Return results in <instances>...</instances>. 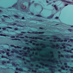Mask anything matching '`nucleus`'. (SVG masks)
<instances>
[{"label": "nucleus", "instance_id": "obj_13", "mask_svg": "<svg viewBox=\"0 0 73 73\" xmlns=\"http://www.w3.org/2000/svg\"><path fill=\"white\" fill-rule=\"evenodd\" d=\"M67 52H69L70 53H72V50H70V51L68 50H67L66 51Z\"/></svg>", "mask_w": 73, "mask_h": 73}, {"label": "nucleus", "instance_id": "obj_58", "mask_svg": "<svg viewBox=\"0 0 73 73\" xmlns=\"http://www.w3.org/2000/svg\"><path fill=\"white\" fill-rule=\"evenodd\" d=\"M11 53H14V52L13 51H11Z\"/></svg>", "mask_w": 73, "mask_h": 73}, {"label": "nucleus", "instance_id": "obj_1", "mask_svg": "<svg viewBox=\"0 0 73 73\" xmlns=\"http://www.w3.org/2000/svg\"><path fill=\"white\" fill-rule=\"evenodd\" d=\"M33 33H35V34H37V33H38V34H43V33H44V32H33Z\"/></svg>", "mask_w": 73, "mask_h": 73}, {"label": "nucleus", "instance_id": "obj_46", "mask_svg": "<svg viewBox=\"0 0 73 73\" xmlns=\"http://www.w3.org/2000/svg\"><path fill=\"white\" fill-rule=\"evenodd\" d=\"M7 63H10V61H7Z\"/></svg>", "mask_w": 73, "mask_h": 73}, {"label": "nucleus", "instance_id": "obj_3", "mask_svg": "<svg viewBox=\"0 0 73 73\" xmlns=\"http://www.w3.org/2000/svg\"><path fill=\"white\" fill-rule=\"evenodd\" d=\"M61 1H62V2H66V3H72L71 2H70V1H66L64 0H60Z\"/></svg>", "mask_w": 73, "mask_h": 73}, {"label": "nucleus", "instance_id": "obj_55", "mask_svg": "<svg viewBox=\"0 0 73 73\" xmlns=\"http://www.w3.org/2000/svg\"><path fill=\"white\" fill-rule=\"evenodd\" d=\"M20 35L21 36H22V35H23V34H20Z\"/></svg>", "mask_w": 73, "mask_h": 73}, {"label": "nucleus", "instance_id": "obj_57", "mask_svg": "<svg viewBox=\"0 0 73 73\" xmlns=\"http://www.w3.org/2000/svg\"><path fill=\"white\" fill-rule=\"evenodd\" d=\"M64 51L65 52H66V50H64Z\"/></svg>", "mask_w": 73, "mask_h": 73}, {"label": "nucleus", "instance_id": "obj_2", "mask_svg": "<svg viewBox=\"0 0 73 73\" xmlns=\"http://www.w3.org/2000/svg\"><path fill=\"white\" fill-rule=\"evenodd\" d=\"M16 70H19V71H21L22 72H23V69L21 68H17L16 69Z\"/></svg>", "mask_w": 73, "mask_h": 73}, {"label": "nucleus", "instance_id": "obj_60", "mask_svg": "<svg viewBox=\"0 0 73 73\" xmlns=\"http://www.w3.org/2000/svg\"><path fill=\"white\" fill-rule=\"evenodd\" d=\"M60 41H61V42L64 41V40H61Z\"/></svg>", "mask_w": 73, "mask_h": 73}, {"label": "nucleus", "instance_id": "obj_30", "mask_svg": "<svg viewBox=\"0 0 73 73\" xmlns=\"http://www.w3.org/2000/svg\"><path fill=\"white\" fill-rule=\"evenodd\" d=\"M31 14L32 15H34V13H33L31 12Z\"/></svg>", "mask_w": 73, "mask_h": 73}, {"label": "nucleus", "instance_id": "obj_7", "mask_svg": "<svg viewBox=\"0 0 73 73\" xmlns=\"http://www.w3.org/2000/svg\"><path fill=\"white\" fill-rule=\"evenodd\" d=\"M62 46H63V49H65V48H66V47H65V46H64V45H65V43H64L63 44H62Z\"/></svg>", "mask_w": 73, "mask_h": 73}, {"label": "nucleus", "instance_id": "obj_29", "mask_svg": "<svg viewBox=\"0 0 73 73\" xmlns=\"http://www.w3.org/2000/svg\"><path fill=\"white\" fill-rule=\"evenodd\" d=\"M15 51H16V52L17 53H19V51H17V50H15Z\"/></svg>", "mask_w": 73, "mask_h": 73}, {"label": "nucleus", "instance_id": "obj_48", "mask_svg": "<svg viewBox=\"0 0 73 73\" xmlns=\"http://www.w3.org/2000/svg\"><path fill=\"white\" fill-rule=\"evenodd\" d=\"M7 51H8V52H9V51H10V50L9 49H7Z\"/></svg>", "mask_w": 73, "mask_h": 73}, {"label": "nucleus", "instance_id": "obj_37", "mask_svg": "<svg viewBox=\"0 0 73 73\" xmlns=\"http://www.w3.org/2000/svg\"><path fill=\"white\" fill-rule=\"evenodd\" d=\"M58 38V39L60 40H60H61V38Z\"/></svg>", "mask_w": 73, "mask_h": 73}, {"label": "nucleus", "instance_id": "obj_26", "mask_svg": "<svg viewBox=\"0 0 73 73\" xmlns=\"http://www.w3.org/2000/svg\"><path fill=\"white\" fill-rule=\"evenodd\" d=\"M17 24L16 23H13L12 25H16Z\"/></svg>", "mask_w": 73, "mask_h": 73}, {"label": "nucleus", "instance_id": "obj_17", "mask_svg": "<svg viewBox=\"0 0 73 73\" xmlns=\"http://www.w3.org/2000/svg\"><path fill=\"white\" fill-rule=\"evenodd\" d=\"M12 64L13 66H15V65H15V63H14V62H12Z\"/></svg>", "mask_w": 73, "mask_h": 73}, {"label": "nucleus", "instance_id": "obj_24", "mask_svg": "<svg viewBox=\"0 0 73 73\" xmlns=\"http://www.w3.org/2000/svg\"><path fill=\"white\" fill-rule=\"evenodd\" d=\"M17 58H21V57L19 56H17Z\"/></svg>", "mask_w": 73, "mask_h": 73}, {"label": "nucleus", "instance_id": "obj_59", "mask_svg": "<svg viewBox=\"0 0 73 73\" xmlns=\"http://www.w3.org/2000/svg\"><path fill=\"white\" fill-rule=\"evenodd\" d=\"M24 64H27V63L25 62H24Z\"/></svg>", "mask_w": 73, "mask_h": 73}, {"label": "nucleus", "instance_id": "obj_19", "mask_svg": "<svg viewBox=\"0 0 73 73\" xmlns=\"http://www.w3.org/2000/svg\"><path fill=\"white\" fill-rule=\"evenodd\" d=\"M2 65H5V64L4 63H6V62H2Z\"/></svg>", "mask_w": 73, "mask_h": 73}, {"label": "nucleus", "instance_id": "obj_5", "mask_svg": "<svg viewBox=\"0 0 73 73\" xmlns=\"http://www.w3.org/2000/svg\"><path fill=\"white\" fill-rule=\"evenodd\" d=\"M1 58H7V59H8V58L7 57V56H4V55H2L1 56Z\"/></svg>", "mask_w": 73, "mask_h": 73}, {"label": "nucleus", "instance_id": "obj_36", "mask_svg": "<svg viewBox=\"0 0 73 73\" xmlns=\"http://www.w3.org/2000/svg\"><path fill=\"white\" fill-rule=\"evenodd\" d=\"M58 71L60 72H61V69H59L58 70Z\"/></svg>", "mask_w": 73, "mask_h": 73}, {"label": "nucleus", "instance_id": "obj_27", "mask_svg": "<svg viewBox=\"0 0 73 73\" xmlns=\"http://www.w3.org/2000/svg\"><path fill=\"white\" fill-rule=\"evenodd\" d=\"M11 38H15V36H11Z\"/></svg>", "mask_w": 73, "mask_h": 73}, {"label": "nucleus", "instance_id": "obj_33", "mask_svg": "<svg viewBox=\"0 0 73 73\" xmlns=\"http://www.w3.org/2000/svg\"><path fill=\"white\" fill-rule=\"evenodd\" d=\"M17 48H21V47H19V46H17Z\"/></svg>", "mask_w": 73, "mask_h": 73}, {"label": "nucleus", "instance_id": "obj_21", "mask_svg": "<svg viewBox=\"0 0 73 73\" xmlns=\"http://www.w3.org/2000/svg\"><path fill=\"white\" fill-rule=\"evenodd\" d=\"M1 52L2 53H3L4 54L5 53V52L3 50H1Z\"/></svg>", "mask_w": 73, "mask_h": 73}, {"label": "nucleus", "instance_id": "obj_39", "mask_svg": "<svg viewBox=\"0 0 73 73\" xmlns=\"http://www.w3.org/2000/svg\"><path fill=\"white\" fill-rule=\"evenodd\" d=\"M56 19H58V17H55Z\"/></svg>", "mask_w": 73, "mask_h": 73}, {"label": "nucleus", "instance_id": "obj_62", "mask_svg": "<svg viewBox=\"0 0 73 73\" xmlns=\"http://www.w3.org/2000/svg\"><path fill=\"white\" fill-rule=\"evenodd\" d=\"M68 45L69 46H71V45H70V44H68Z\"/></svg>", "mask_w": 73, "mask_h": 73}, {"label": "nucleus", "instance_id": "obj_53", "mask_svg": "<svg viewBox=\"0 0 73 73\" xmlns=\"http://www.w3.org/2000/svg\"><path fill=\"white\" fill-rule=\"evenodd\" d=\"M20 38H24L23 36H20Z\"/></svg>", "mask_w": 73, "mask_h": 73}, {"label": "nucleus", "instance_id": "obj_41", "mask_svg": "<svg viewBox=\"0 0 73 73\" xmlns=\"http://www.w3.org/2000/svg\"><path fill=\"white\" fill-rule=\"evenodd\" d=\"M64 65H67V63H65L64 64Z\"/></svg>", "mask_w": 73, "mask_h": 73}, {"label": "nucleus", "instance_id": "obj_50", "mask_svg": "<svg viewBox=\"0 0 73 73\" xmlns=\"http://www.w3.org/2000/svg\"><path fill=\"white\" fill-rule=\"evenodd\" d=\"M68 56H69V55L68 56V55H66V57H67L68 58Z\"/></svg>", "mask_w": 73, "mask_h": 73}, {"label": "nucleus", "instance_id": "obj_63", "mask_svg": "<svg viewBox=\"0 0 73 73\" xmlns=\"http://www.w3.org/2000/svg\"><path fill=\"white\" fill-rule=\"evenodd\" d=\"M71 50H73V48H72Z\"/></svg>", "mask_w": 73, "mask_h": 73}, {"label": "nucleus", "instance_id": "obj_43", "mask_svg": "<svg viewBox=\"0 0 73 73\" xmlns=\"http://www.w3.org/2000/svg\"><path fill=\"white\" fill-rule=\"evenodd\" d=\"M39 29H43V28L40 27Z\"/></svg>", "mask_w": 73, "mask_h": 73}, {"label": "nucleus", "instance_id": "obj_12", "mask_svg": "<svg viewBox=\"0 0 73 73\" xmlns=\"http://www.w3.org/2000/svg\"><path fill=\"white\" fill-rule=\"evenodd\" d=\"M68 30L69 31H70V32H72V31H73V30L70 29H68Z\"/></svg>", "mask_w": 73, "mask_h": 73}, {"label": "nucleus", "instance_id": "obj_14", "mask_svg": "<svg viewBox=\"0 0 73 73\" xmlns=\"http://www.w3.org/2000/svg\"><path fill=\"white\" fill-rule=\"evenodd\" d=\"M10 46H12V47H14L15 48H16V46H14V45H10Z\"/></svg>", "mask_w": 73, "mask_h": 73}, {"label": "nucleus", "instance_id": "obj_8", "mask_svg": "<svg viewBox=\"0 0 73 73\" xmlns=\"http://www.w3.org/2000/svg\"><path fill=\"white\" fill-rule=\"evenodd\" d=\"M36 16H37V17H42V16L39 14L36 15Z\"/></svg>", "mask_w": 73, "mask_h": 73}, {"label": "nucleus", "instance_id": "obj_25", "mask_svg": "<svg viewBox=\"0 0 73 73\" xmlns=\"http://www.w3.org/2000/svg\"><path fill=\"white\" fill-rule=\"evenodd\" d=\"M55 8L56 11H57V10H58V8H57V7H56Z\"/></svg>", "mask_w": 73, "mask_h": 73}, {"label": "nucleus", "instance_id": "obj_32", "mask_svg": "<svg viewBox=\"0 0 73 73\" xmlns=\"http://www.w3.org/2000/svg\"><path fill=\"white\" fill-rule=\"evenodd\" d=\"M2 29H3V30H6V29H5V28H3Z\"/></svg>", "mask_w": 73, "mask_h": 73}, {"label": "nucleus", "instance_id": "obj_6", "mask_svg": "<svg viewBox=\"0 0 73 73\" xmlns=\"http://www.w3.org/2000/svg\"><path fill=\"white\" fill-rule=\"evenodd\" d=\"M12 40H18V41H21V40L20 39H17V38H15V39H12Z\"/></svg>", "mask_w": 73, "mask_h": 73}, {"label": "nucleus", "instance_id": "obj_44", "mask_svg": "<svg viewBox=\"0 0 73 73\" xmlns=\"http://www.w3.org/2000/svg\"><path fill=\"white\" fill-rule=\"evenodd\" d=\"M64 42H66V41H67V40L66 39L65 40H64Z\"/></svg>", "mask_w": 73, "mask_h": 73}, {"label": "nucleus", "instance_id": "obj_52", "mask_svg": "<svg viewBox=\"0 0 73 73\" xmlns=\"http://www.w3.org/2000/svg\"><path fill=\"white\" fill-rule=\"evenodd\" d=\"M68 5V4H66L65 5V6H67V5Z\"/></svg>", "mask_w": 73, "mask_h": 73}, {"label": "nucleus", "instance_id": "obj_11", "mask_svg": "<svg viewBox=\"0 0 73 73\" xmlns=\"http://www.w3.org/2000/svg\"><path fill=\"white\" fill-rule=\"evenodd\" d=\"M9 54V52H7L6 53V54L7 56H8L9 57V56H10V55Z\"/></svg>", "mask_w": 73, "mask_h": 73}, {"label": "nucleus", "instance_id": "obj_18", "mask_svg": "<svg viewBox=\"0 0 73 73\" xmlns=\"http://www.w3.org/2000/svg\"><path fill=\"white\" fill-rule=\"evenodd\" d=\"M2 16L3 17H6V18L9 17H8V16H6L5 15H3Z\"/></svg>", "mask_w": 73, "mask_h": 73}, {"label": "nucleus", "instance_id": "obj_47", "mask_svg": "<svg viewBox=\"0 0 73 73\" xmlns=\"http://www.w3.org/2000/svg\"><path fill=\"white\" fill-rule=\"evenodd\" d=\"M21 33H25V32L22 31V32H21Z\"/></svg>", "mask_w": 73, "mask_h": 73}, {"label": "nucleus", "instance_id": "obj_10", "mask_svg": "<svg viewBox=\"0 0 73 73\" xmlns=\"http://www.w3.org/2000/svg\"><path fill=\"white\" fill-rule=\"evenodd\" d=\"M16 5H17V3H16L15 5H13L12 6V7H15L16 6Z\"/></svg>", "mask_w": 73, "mask_h": 73}, {"label": "nucleus", "instance_id": "obj_61", "mask_svg": "<svg viewBox=\"0 0 73 73\" xmlns=\"http://www.w3.org/2000/svg\"><path fill=\"white\" fill-rule=\"evenodd\" d=\"M25 41H28V40H25Z\"/></svg>", "mask_w": 73, "mask_h": 73}, {"label": "nucleus", "instance_id": "obj_38", "mask_svg": "<svg viewBox=\"0 0 73 73\" xmlns=\"http://www.w3.org/2000/svg\"><path fill=\"white\" fill-rule=\"evenodd\" d=\"M32 71L33 72H36V70H32Z\"/></svg>", "mask_w": 73, "mask_h": 73}, {"label": "nucleus", "instance_id": "obj_54", "mask_svg": "<svg viewBox=\"0 0 73 73\" xmlns=\"http://www.w3.org/2000/svg\"><path fill=\"white\" fill-rule=\"evenodd\" d=\"M2 20L3 21L4 20V19H2Z\"/></svg>", "mask_w": 73, "mask_h": 73}, {"label": "nucleus", "instance_id": "obj_22", "mask_svg": "<svg viewBox=\"0 0 73 73\" xmlns=\"http://www.w3.org/2000/svg\"><path fill=\"white\" fill-rule=\"evenodd\" d=\"M70 40L71 41V42H73V39H70Z\"/></svg>", "mask_w": 73, "mask_h": 73}, {"label": "nucleus", "instance_id": "obj_31", "mask_svg": "<svg viewBox=\"0 0 73 73\" xmlns=\"http://www.w3.org/2000/svg\"><path fill=\"white\" fill-rule=\"evenodd\" d=\"M14 30H16V31H17L18 30V28H15L14 29Z\"/></svg>", "mask_w": 73, "mask_h": 73}, {"label": "nucleus", "instance_id": "obj_28", "mask_svg": "<svg viewBox=\"0 0 73 73\" xmlns=\"http://www.w3.org/2000/svg\"><path fill=\"white\" fill-rule=\"evenodd\" d=\"M21 9H22V10H24V9L23 7H21Z\"/></svg>", "mask_w": 73, "mask_h": 73}, {"label": "nucleus", "instance_id": "obj_51", "mask_svg": "<svg viewBox=\"0 0 73 73\" xmlns=\"http://www.w3.org/2000/svg\"><path fill=\"white\" fill-rule=\"evenodd\" d=\"M46 3H49V1H46Z\"/></svg>", "mask_w": 73, "mask_h": 73}, {"label": "nucleus", "instance_id": "obj_9", "mask_svg": "<svg viewBox=\"0 0 73 73\" xmlns=\"http://www.w3.org/2000/svg\"><path fill=\"white\" fill-rule=\"evenodd\" d=\"M50 17V19H52V18L53 16H54V14H52L51 16H49Z\"/></svg>", "mask_w": 73, "mask_h": 73}, {"label": "nucleus", "instance_id": "obj_15", "mask_svg": "<svg viewBox=\"0 0 73 73\" xmlns=\"http://www.w3.org/2000/svg\"><path fill=\"white\" fill-rule=\"evenodd\" d=\"M14 17H17V18H18L19 17V16L18 15H14Z\"/></svg>", "mask_w": 73, "mask_h": 73}, {"label": "nucleus", "instance_id": "obj_64", "mask_svg": "<svg viewBox=\"0 0 73 73\" xmlns=\"http://www.w3.org/2000/svg\"><path fill=\"white\" fill-rule=\"evenodd\" d=\"M71 68L72 69H73V67H71Z\"/></svg>", "mask_w": 73, "mask_h": 73}, {"label": "nucleus", "instance_id": "obj_34", "mask_svg": "<svg viewBox=\"0 0 73 73\" xmlns=\"http://www.w3.org/2000/svg\"><path fill=\"white\" fill-rule=\"evenodd\" d=\"M22 19L23 20H24L25 19V18L24 17H23L22 18Z\"/></svg>", "mask_w": 73, "mask_h": 73}, {"label": "nucleus", "instance_id": "obj_20", "mask_svg": "<svg viewBox=\"0 0 73 73\" xmlns=\"http://www.w3.org/2000/svg\"><path fill=\"white\" fill-rule=\"evenodd\" d=\"M61 68L63 70H65V69L64 67V66H62Z\"/></svg>", "mask_w": 73, "mask_h": 73}, {"label": "nucleus", "instance_id": "obj_35", "mask_svg": "<svg viewBox=\"0 0 73 73\" xmlns=\"http://www.w3.org/2000/svg\"><path fill=\"white\" fill-rule=\"evenodd\" d=\"M47 18L48 19H50V16L48 17Z\"/></svg>", "mask_w": 73, "mask_h": 73}, {"label": "nucleus", "instance_id": "obj_40", "mask_svg": "<svg viewBox=\"0 0 73 73\" xmlns=\"http://www.w3.org/2000/svg\"><path fill=\"white\" fill-rule=\"evenodd\" d=\"M70 70L71 72H73V70L72 69H70Z\"/></svg>", "mask_w": 73, "mask_h": 73}, {"label": "nucleus", "instance_id": "obj_49", "mask_svg": "<svg viewBox=\"0 0 73 73\" xmlns=\"http://www.w3.org/2000/svg\"><path fill=\"white\" fill-rule=\"evenodd\" d=\"M39 39H40V40H42V38H39Z\"/></svg>", "mask_w": 73, "mask_h": 73}, {"label": "nucleus", "instance_id": "obj_56", "mask_svg": "<svg viewBox=\"0 0 73 73\" xmlns=\"http://www.w3.org/2000/svg\"><path fill=\"white\" fill-rule=\"evenodd\" d=\"M23 60H25V58H23Z\"/></svg>", "mask_w": 73, "mask_h": 73}, {"label": "nucleus", "instance_id": "obj_42", "mask_svg": "<svg viewBox=\"0 0 73 73\" xmlns=\"http://www.w3.org/2000/svg\"><path fill=\"white\" fill-rule=\"evenodd\" d=\"M70 57H71V58H73V55L70 56Z\"/></svg>", "mask_w": 73, "mask_h": 73}, {"label": "nucleus", "instance_id": "obj_4", "mask_svg": "<svg viewBox=\"0 0 73 73\" xmlns=\"http://www.w3.org/2000/svg\"><path fill=\"white\" fill-rule=\"evenodd\" d=\"M0 36H5V37H6V36H7V37L9 36V35H6L5 34H0Z\"/></svg>", "mask_w": 73, "mask_h": 73}, {"label": "nucleus", "instance_id": "obj_23", "mask_svg": "<svg viewBox=\"0 0 73 73\" xmlns=\"http://www.w3.org/2000/svg\"><path fill=\"white\" fill-rule=\"evenodd\" d=\"M31 2H29V6L30 7V6H31Z\"/></svg>", "mask_w": 73, "mask_h": 73}, {"label": "nucleus", "instance_id": "obj_16", "mask_svg": "<svg viewBox=\"0 0 73 73\" xmlns=\"http://www.w3.org/2000/svg\"><path fill=\"white\" fill-rule=\"evenodd\" d=\"M6 28H7L9 29H12V28L11 27H6Z\"/></svg>", "mask_w": 73, "mask_h": 73}, {"label": "nucleus", "instance_id": "obj_45", "mask_svg": "<svg viewBox=\"0 0 73 73\" xmlns=\"http://www.w3.org/2000/svg\"><path fill=\"white\" fill-rule=\"evenodd\" d=\"M54 7H55V8H56V5H54Z\"/></svg>", "mask_w": 73, "mask_h": 73}]
</instances>
